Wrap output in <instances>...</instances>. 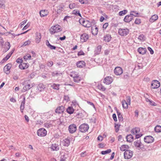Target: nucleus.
<instances>
[{"label":"nucleus","instance_id":"obj_19","mask_svg":"<svg viewBox=\"0 0 161 161\" xmlns=\"http://www.w3.org/2000/svg\"><path fill=\"white\" fill-rule=\"evenodd\" d=\"M34 85V83L32 84L31 85L30 84H28L25 86L23 87V91L24 92H25L26 91H27L29 90Z\"/></svg>","mask_w":161,"mask_h":161},{"label":"nucleus","instance_id":"obj_52","mask_svg":"<svg viewBox=\"0 0 161 161\" xmlns=\"http://www.w3.org/2000/svg\"><path fill=\"white\" fill-rule=\"evenodd\" d=\"M126 102L128 103V104L130 105V96H128L126 97Z\"/></svg>","mask_w":161,"mask_h":161},{"label":"nucleus","instance_id":"obj_10","mask_svg":"<svg viewBox=\"0 0 161 161\" xmlns=\"http://www.w3.org/2000/svg\"><path fill=\"white\" fill-rule=\"evenodd\" d=\"M134 145L137 148H139L142 149L144 148V146L142 144L140 140H137L134 142Z\"/></svg>","mask_w":161,"mask_h":161},{"label":"nucleus","instance_id":"obj_51","mask_svg":"<svg viewBox=\"0 0 161 161\" xmlns=\"http://www.w3.org/2000/svg\"><path fill=\"white\" fill-rule=\"evenodd\" d=\"M138 39L140 41H142L144 40V36L142 34L139 36Z\"/></svg>","mask_w":161,"mask_h":161},{"label":"nucleus","instance_id":"obj_9","mask_svg":"<svg viewBox=\"0 0 161 161\" xmlns=\"http://www.w3.org/2000/svg\"><path fill=\"white\" fill-rule=\"evenodd\" d=\"M129 31L127 28L119 29V30L118 33L121 36H125L128 34Z\"/></svg>","mask_w":161,"mask_h":161},{"label":"nucleus","instance_id":"obj_53","mask_svg":"<svg viewBox=\"0 0 161 161\" xmlns=\"http://www.w3.org/2000/svg\"><path fill=\"white\" fill-rule=\"evenodd\" d=\"M29 30H27V31H25V32H24L23 33H21L20 34H18V35H15L14 34L11 33L10 32H8V33L9 34H11L12 35L14 36V37H15V36H19V35H22L23 34H25V33H26Z\"/></svg>","mask_w":161,"mask_h":161},{"label":"nucleus","instance_id":"obj_6","mask_svg":"<svg viewBox=\"0 0 161 161\" xmlns=\"http://www.w3.org/2000/svg\"><path fill=\"white\" fill-rule=\"evenodd\" d=\"M89 128V126L87 124H83L79 126V130L82 132H85L88 130Z\"/></svg>","mask_w":161,"mask_h":161},{"label":"nucleus","instance_id":"obj_28","mask_svg":"<svg viewBox=\"0 0 161 161\" xmlns=\"http://www.w3.org/2000/svg\"><path fill=\"white\" fill-rule=\"evenodd\" d=\"M91 31L92 34L94 35H97L98 33V28L97 27L92 26V27Z\"/></svg>","mask_w":161,"mask_h":161},{"label":"nucleus","instance_id":"obj_14","mask_svg":"<svg viewBox=\"0 0 161 161\" xmlns=\"http://www.w3.org/2000/svg\"><path fill=\"white\" fill-rule=\"evenodd\" d=\"M160 86L159 82L158 81L154 80L152 81L151 84V87L153 89L157 88Z\"/></svg>","mask_w":161,"mask_h":161},{"label":"nucleus","instance_id":"obj_13","mask_svg":"<svg viewBox=\"0 0 161 161\" xmlns=\"http://www.w3.org/2000/svg\"><path fill=\"white\" fill-rule=\"evenodd\" d=\"M89 36L86 33H84L80 36V41L82 42L87 41L89 39Z\"/></svg>","mask_w":161,"mask_h":161},{"label":"nucleus","instance_id":"obj_27","mask_svg":"<svg viewBox=\"0 0 161 161\" xmlns=\"http://www.w3.org/2000/svg\"><path fill=\"white\" fill-rule=\"evenodd\" d=\"M101 48L102 47L101 45L98 46L95 49V54L96 55L99 54L101 51Z\"/></svg>","mask_w":161,"mask_h":161},{"label":"nucleus","instance_id":"obj_23","mask_svg":"<svg viewBox=\"0 0 161 161\" xmlns=\"http://www.w3.org/2000/svg\"><path fill=\"white\" fill-rule=\"evenodd\" d=\"M51 148L53 151H57L59 150V146L58 144L54 143L52 144Z\"/></svg>","mask_w":161,"mask_h":161},{"label":"nucleus","instance_id":"obj_46","mask_svg":"<svg viewBox=\"0 0 161 161\" xmlns=\"http://www.w3.org/2000/svg\"><path fill=\"white\" fill-rule=\"evenodd\" d=\"M5 45L7 46L5 48V52H6L8 50L10 47V43L8 42H7L5 43Z\"/></svg>","mask_w":161,"mask_h":161},{"label":"nucleus","instance_id":"obj_49","mask_svg":"<svg viewBox=\"0 0 161 161\" xmlns=\"http://www.w3.org/2000/svg\"><path fill=\"white\" fill-rule=\"evenodd\" d=\"M98 88L100 90L104 91L106 90V88L104 87L102 85L100 84L98 86Z\"/></svg>","mask_w":161,"mask_h":161},{"label":"nucleus","instance_id":"obj_26","mask_svg":"<svg viewBox=\"0 0 161 161\" xmlns=\"http://www.w3.org/2000/svg\"><path fill=\"white\" fill-rule=\"evenodd\" d=\"M25 97H24L23 99V100L21 102V105L20 106V111L21 113H23V110L25 108Z\"/></svg>","mask_w":161,"mask_h":161},{"label":"nucleus","instance_id":"obj_30","mask_svg":"<svg viewBox=\"0 0 161 161\" xmlns=\"http://www.w3.org/2000/svg\"><path fill=\"white\" fill-rule=\"evenodd\" d=\"M126 138L127 142H130L133 140V137L131 134L127 135L126 136Z\"/></svg>","mask_w":161,"mask_h":161},{"label":"nucleus","instance_id":"obj_18","mask_svg":"<svg viewBox=\"0 0 161 161\" xmlns=\"http://www.w3.org/2000/svg\"><path fill=\"white\" fill-rule=\"evenodd\" d=\"M61 144L64 146L68 147L70 144V139L67 138L64 139L61 142Z\"/></svg>","mask_w":161,"mask_h":161},{"label":"nucleus","instance_id":"obj_62","mask_svg":"<svg viewBox=\"0 0 161 161\" xmlns=\"http://www.w3.org/2000/svg\"><path fill=\"white\" fill-rule=\"evenodd\" d=\"M147 48H148V50L150 51V53L151 54H153V53H154L153 51L152 50V49L150 47H148Z\"/></svg>","mask_w":161,"mask_h":161},{"label":"nucleus","instance_id":"obj_58","mask_svg":"<svg viewBox=\"0 0 161 161\" xmlns=\"http://www.w3.org/2000/svg\"><path fill=\"white\" fill-rule=\"evenodd\" d=\"M129 77V75L128 73H126L124 74L123 78L124 79H127Z\"/></svg>","mask_w":161,"mask_h":161},{"label":"nucleus","instance_id":"obj_20","mask_svg":"<svg viewBox=\"0 0 161 161\" xmlns=\"http://www.w3.org/2000/svg\"><path fill=\"white\" fill-rule=\"evenodd\" d=\"M64 106H62L57 107L55 110L56 113L58 114L62 113L64 110Z\"/></svg>","mask_w":161,"mask_h":161},{"label":"nucleus","instance_id":"obj_34","mask_svg":"<svg viewBox=\"0 0 161 161\" xmlns=\"http://www.w3.org/2000/svg\"><path fill=\"white\" fill-rule=\"evenodd\" d=\"M158 19V16L157 15L154 14L150 18L149 21L150 22H153L157 20Z\"/></svg>","mask_w":161,"mask_h":161},{"label":"nucleus","instance_id":"obj_3","mask_svg":"<svg viewBox=\"0 0 161 161\" xmlns=\"http://www.w3.org/2000/svg\"><path fill=\"white\" fill-rule=\"evenodd\" d=\"M140 131V129L138 127L133 128L131 130V133L133 135H136V139H138L142 136L141 133L139 134Z\"/></svg>","mask_w":161,"mask_h":161},{"label":"nucleus","instance_id":"obj_39","mask_svg":"<svg viewBox=\"0 0 161 161\" xmlns=\"http://www.w3.org/2000/svg\"><path fill=\"white\" fill-rule=\"evenodd\" d=\"M57 12L58 14L61 13V12L63 10L64 8L61 5H59L57 7Z\"/></svg>","mask_w":161,"mask_h":161},{"label":"nucleus","instance_id":"obj_33","mask_svg":"<svg viewBox=\"0 0 161 161\" xmlns=\"http://www.w3.org/2000/svg\"><path fill=\"white\" fill-rule=\"evenodd\" d=\"M117 113L119 121L120 122H122L123 120V119L122 115L118 110H117Z\"/></svg>","mask_w":161,"mask_h":161},{"label":"nucleus","instance_id":"obj_57","mask_svg":"<svg viewBox=\"0 0 161 161\" xmlns=\"http://www.w3.org/2000/svg\"><path fill=\"white\" fill-rule=\"evenodd\" d=\"M64 99L66 101V102H68L70 100L69 98L68 95L64 96Z\"/></svg>","mask_w":161,"mask_h":161},{"label":"nucleus","instance_id":"obj_63","mask_svg":"<svg viewBox=\"0 0 161 161\" xmlns=\"http://www.w3.org/2000/svg\"><path fill=\"white\" fill-rule=\"evenodd\" d=\"M66 158L65 157L64 155L62 156L61 157L60 161H66Z\"/></svg>","mask_w":161,"mask_h":161},{"label":"nucleus","instance_id":"obj_64","mask_svg":"<svg viewBox=\"0 0 161 161\" xmlns=\"http://www.w3.org/2000/svg\"><path fill=\"white\" fill-rule=\"evenodd\" d=\"M108 23H105L103 26V29H105L108 26Z\"/></svg>","mask_w":161,"mask_h":161},{"label":"nucleus","instance_id":"obj_16","mask_svg":"<svg viewBox=\"0 0 161 161\" xmlns=\"http://www.w3.org/2000/svg\"><path fill=\"white\" fill-rule=\"evenodd\" d=\"M113 79L110 76L106 77L103 80V82L107 85L110 84L113 81Z\"/></svg>","mask_w":161,"mask_h":161},{"label":"nucleus","instance_id":"obj_24","mask_svg":"<svg viewBox=\"0 0 161 161\" xmlns=\"http://www.w3.org/2000/svg\"><path fill=\"white\" fill-rule=\"evenodd\" d=\"M137 51L140 54H144L146 53L147 49L145 48L140 47L138 49Z\"/></svg>","mask_w":161,"mask_h":161},{"label":"nucleus","instance_id":"obj_54","mask_svg":"<svg viewBox=\"0 0 161 161\" xmlns=\"http://www.w3.org/2000/svg\"><path fill=\"white\" fill-rule=\"evenodd\" d=\"M135 23L136 24H140L141 23V19H136L135 20Z\"/></svg>","mask_w":161,"mask_h":161},{"label":"nucleus","instance_id":"obj_8","mask_svg":"<svg viewBox=\"0 0 161 161\" xmlns=\"http://www.w3.org/2000/svg\"><path fill=\"white\" fill-rule=\"evenodd\" d=\"M77 130V127L75 124H71L69 126L68 130L69 132L71 134H73Z\"/></svg>","mask_w":161,"mask_h":161},{"label":"nucleus","instance_id":"obj_21","mask_svg":"<svg viewBox=\"0 0 161 161\" xmlns=\"http://www.w3.org/2000/svg\"><path fill=\"white\" fill-rule=\"evenodd\" d=\"M13 51H11L10 52H9L8 54H7L6 56L4 58L3 60L1 61V63H3L4 62H6V61H7L9 58L11 57V55L13 53Z\"/></svg>","mask_w":161,"mask_h":161},{"label":"nucleus","instance_id":"obj_31","mask_svg":"<svg viewBox=\"0 0 161 161\" xmlns=\"http://www.w3.org/2000/svg\"><path fill=\"white\" fill-rule=\"evenodd\" d=\"M67 112L69 114H72L74 111V109L72 107H69L66 110Z\"/></svg>","mask_w":161,"mask_h":161},{"label":"nucleus","instance_id":"obj_32","mask_svg":"<svg viewBox=\"0 0 161 161\" xmlns=\"http://www.w3.org/2000/svg\"><path fill=\"white\" fill-rule=\"evenodd\" d=\"M41 16L43 17L47 16L48 14V12L47 10H41L40 12Z\"/></svg>","mask_w":161,"mask_h":161},{"label":"nucleus","instance_id":"obj_15","mask_svg":"<svg viewBox=\"0 0 161 161\" xmlns=\"http://www.w3.org/2000/svg\"><path fill=\"white\" fill-rule=\"evenodd\" d=\"M12 67V64H8L6 65L3 68V70L4 72L7 74L10 73V70Z\"/></svg>","mask_w":161,"mask_h":161},{"label":"nucleus","instance_id":"obj_4","mask_svg":"<svg viewBox=\"0 0 161 161\" xmlns=\"http://www.w3.org/2000/svg\"><path fill=\"white\" fill-rule=\"evenodd\" d=\"M79 22L80 24L86 27H90L92 25L90 22L87 20H85L84 19H80Z\"/></svg>","mask_w":161,"mask_h":161},{"label":"nucleus","instance_id":"obj_17","mask_svg":"<svg viewBox=\"0 0 161 161\" xmlns=\"http://www.w3.org/2000/svg\"><path fill=\"white\" fill-rule=\"evenodd\" d=\"M29 66V64L26 62H22L19 66V68L21 69H24L27 68Z\"/></svg>","mask_w":161,"mask_h":161},{"label":"nucleus","instance_id":"obj_47","mask_svg":"<svg viewBox=\"0 0 161 161\" xmlns=\"http://www.w3.org/2000/svg\"><path fill=\"white\" fill-rule=\"evenodd\" d=\"M31 57L30 54H27L25 56H24L23 57L24 59L25 60V62H26V60L28 59H31Z\"/></svg>","mask_w":161,"mask_h":161},{"label":"nucleus","instance_id":"obj_22","mask_svg":"<svg viewBox=\"0 0 161 161\" xmlns=\"http://www.w3.org/2000/svg\"><path fill=\"white\" fill-rule=\"evenodd\" d=\"M86 64L84 61H80L77 62L76 63V65L78 67L80 68H83L85 66Z\"/></svg>","mask_w":161,"mask_h":161},{"label":"nucleus","instance_id":"obj_1","mask_svg":"<svg viewBox=\"0 0 161 161\" xmlns=\"http://www.w3.org/2000/svg\"><path fill=\"white\" fill-rule=\"evenodd\" d=\"M133 13H136V11H130V15H127L125 16L124 19V21L126 22H129L133 19V16L135 17L138 16V13H136V14L135 15L133 14Z\"/></svg>","mask_w":161,"mask_h":161},{"label":"nucleus","instance_id":"obj_41","mask_svg":"<svg viewBox=\"0 0 161 161\" xmlns=\"http://www.w3.org/2000/svg\"><path fill=\"white\" fill-rule=\"evenodd\" d=\"M154 130L157 132H159L161 131V126L159 125L156 126L154 128Z\"/></svg>","mask_w":161,"mask_h":161},{"label":"nucleus","instance_id":"obj_55","mask_svg":"<svg viewBox=\"0 0 161 161\" xmlns=\"http://www.w3.org/2000/svg\"><path fill=\"white\" fill-rule=\"evenodd\" d=\"M30 43H31V42L30 41H29V40L25 42L24 43L23 46H25L29 45V44H30Z\"/></svg>","mask_w":161,"mask_h":161},{"label":"nucleus","instance_id":"obj_56","mask_svg":"<svg viewBox=\"0 0 161 161\" xmlns=\"http://www.w3.org/2000/svg\"><path fill=\"white\" fill-rule=\"evenodd\" d=\"M5 5L4 3L2 2L0 3V8L5 9Z\"/></svg>","mask_w":161,"mask_h":161},{"label":"nucleus","instance_id":"obj_59","mask_svg":"<svg viewBox=\"0 0 161 161\" xmlns=\"http://www.w3.org/2000/svg\"><path fill=\"white\" fill-rule=\"evenodd\" d=\"M53 62L52 61L48 62L47 64V65L49 67H51L53 65Z\"/></svg>","mask_w":161,"mask_h":161},{"label":"nucleus","instance_id":"obj_60","mask_svg":"<svg viewBox=\"0 0 161 161\" xmlns=\"http://www.w3.org/2000/svg\"><path fill=\"white\" fill-rule=\"evenodd\" d=\"M115 131L116 132H118L119 130V125L117 124H115Z\"/></svg>","mask_w":161,"mask_h":161},{"label":"nucleus","instance_id":"obj_40","mask_svg":"<svg viewBox=\"0 0 161 161\" xmlns=\"http://www.w3.org/2000/svg\"><path fill=\"white\" fill-rule=\"evenodd\" d=\"M45 127L47 128H49L52 126V123L51 121H47L44 124Z\"/></svg>","mask_w":161,"mask_h":161},{"label":"nucleus","instance_id":"obj_7","mask_svg":"<svg viewBox=\"0 0 161 161\" xmlns=\"http://www.w3.org/2000/svg\"><path fill=\"white\" fill-rule=\"evenodd\" d=\"M47 131L44 128L39 129L37 132V134L39 136H44L47 135Z\"/></svg>","mask_w":161,"mask_h":161},{"label":"nucleus","instance_id":"obj_44","mask_svg":"<svg viewBox=\"0 0 161 161\" xmlns=\"http://www.w3.org/2000/svg\"><path fill=\"white\" fill-rule=\"evenodd\" d=\"M59 84H53L52 86H51V87L54 89L58 90L59 89Z\"/></svg>","mask_w":161,"mask_h":161},{"label":"nucleus","instance_id":"obj_2","mask_svg":"<svg viewBox=\"0 0 161 161\" xmlns=\"http://www.w3.org/2000/svg\"><path fill=\"white\" fill-rule=\"evenodd\" d=\"M62 30L61 26L59 25H57L51 28L50 29V32L51 34H53L55 33L59 32Z\"/></svg>","mask_w":161,"mask_h":161},{"label":"nucleus","instance_id":"obj_37","mask_svg":"<svg viewBox=\"0 0 161 161\" xmlns=\"http://www.w3.org/2000/svg\"><path fill=\"white\" fill-rule=\"evenodd\" d=\"M81 80V78L79 75L73 79L74 81L76 83H79Z\"/></svg>","mask_w":161,"mask_h":161},{"label":"nucleus","instance_id":"obj_25","mask_svg":"<svg viewBox=\"0 0 161 161\" xmlns=\"http://www.w3.org/2000/svg\"><path fill=\"white\" fill-rule=\"evenodd\" d=\"M46 88V86L42 83L39 84L37 86L38 90L40 92L43 91Z\"/></svg>","mask_w":161,"mask_h":161},{"label":"nucleus","instance_id":"obj_38","mask_svg":"<svg viewBox=\"0 0 161 161\" xmlns=\"http://www.w3.org/2000/svg\"><path fill=\"white\" fill-rule=\"evenodd\" d=\"M111 36L109 35H107L105 36L104 37V40L106 42H109L111 39Z\"/></svg>","mask_w":161,"mask_h":161},{"label":"nucleus","instance_id":"obj_35","mask_svg":"<svg viewBox=\"0 0 161 161\" xmlns=\"http://www.w3.org/2000/svg\"><path fill=\"white\" fill-rule=\"evenodd\" d=\"M36 40L37 41V42L39 43V41H40L41 36L40 33L36 32Z\"/></svg>","mask_w":161,"mask_h":161},{"label":"nucleus","instance_id":"obj_36","mask_svg":"<svg viewBox=\"0 0 161 161\" xmlns=\"http://www.w3.org/2000/svg\"><path fill=\"white\" fill-rule=\"evenodd\" d=\"M122 105L123 108L125 109L127 108H128V105H129L128 104V103H127L125 100H123L122 101Z\"/></svg>","mask_w":161,"mask_h":161},{"label":"nucleus","instance_id":"obj_45","mask_svg":"<svg viewBox=\"0 0 161 161\" xmlns=\"http://www.w3.org/2000/svg\"><path fill=\"white\" fill-rule=\"evenodd\" d=\"M111 151V150L110 149H108L106 151H102L101 153L103 155H104L110 153Z\"/></svg>","mask_w":161,"mask_h":161},{"label":"nucleus","instance_id":"obj_61","mask_svg":"<svg viewBox=\"0 0 161 161\" xmlns=\"http://www.w3.org/2000/svg\"><path fill=\"white\" fill-rule=\"evenodd\" d=\"M112 117H113V118L114 120L116 122L117 121V117H116V115L115 114H113V115H112Z\"/></svg>","mask_w":161,"mask_h":161},{"label":"nucleus","instance_id":"obj_5","mask_svg":"<svg viewBox=\"0 0 161 161\" xmlns=\"http://www.w3.org/2000/svg\"><path fill=\"white\" fill-rule=\"evenodd\" d=\"M133 154L132 152L130 150H126L124 153V157L125 159H129L131 158Z\"/></svg>","mask_w":161,"mask_h":161},{"label":"nucleus","instance_id":"obj_11","mask_svg":"<svg viewBox=\"0 0 161 161\" xmlns=\"http://www.w3.org/2000/svg\"><path fill=\"white\" fill-rule=\"evenodd\" d=\"M114 74L117 75H120L123 73L122 69L120 67H117L114 70Z\"/></svg>","mask_w":161,"mask_h":161},{"label":"nucleus","instance_id":"obj_43","mask_svg":"<svg viewBox=\"0 0 161 161\" xmlns=\"http://www.w3.org/2000/svg\"><path fill=\"white\" fill-rule=\"evenodd\" d=\"M73 14H75L76 15H78L80 17H81V14L80 13V11L78 10H74L73 11Z\"/></svg>","mask_w":161,"mask_h":161},{"label":"nucleus","instance_id":"obj_50","mask_svg":"<svg viewBox=\"0 0 161 161\" xmlns=\"http://www.w3.org/2000/svg\"><path fill=\"white\" fill-rule=\"evenodd\" d=\"M76 5L75 3H72L69 4V8L71 9H73L74 8H75L76 7Z\"/></svg>","mask_w":161,"mask_h":161},{"label":"nucleus","instance_id":"obj_29","mask_svg":"<svg viewBox=\"0 0 161 161\" xmlns=\"http://www.w3.org/2000/svg\"><path fill=\"white\" fill-rule=\"evenodd\" d=\"M129 146L127 145H123L120 147V150L122 151H125L126 150H128L129 148Z\"/></svg>","mask_w":161,"mask_h":161},{"label":"nucleus","instance_id":"obj_42","mask_svg":"<svg viewBox=\"0 0 161 161\" xmlns=\"http://www.w3.org/2000/svg\"><path fill=\"white\" fill-rule=\"evenodd\" d=\"M79 75L76 72H72L70 74V76L74 79Z\"/></svg>","mask_w":161,"mask_h":161},{"label":"nucleus","instance_id":"obj_12","mask_svg":"<svg viewBox=\"0 0 161 161\" xmlns=\"http://www.w3.org/2000/svg\"><path fill=\"white\" fill-rule=\"evenodd\" d=\"M144 141L147 143H150L153 142L154 139L153 137L150 136H146L144 138Z\"/></svg>","mask_w":161,"mask_h":161},{"label":"nucleus","instance_id":"obj_48","mask_svg":"<svg viewBox=\"0 0 161 161\" xmlns=\"http://www.w3.org/2000/svg\"><path fill=\"white\" fill-rule=\"evenodd\" d=\"M127 10H124L121 11L119 13V15L120 16H123L127 13Z\"/></svg>","mask_w":161,"mask_h":161}]
</instances>
